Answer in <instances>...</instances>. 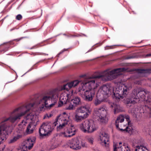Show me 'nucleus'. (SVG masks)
<instances>
[{
  "label": "nucleus",
  "instance_id": "a211bd4d",
  "mask_svg": "<svg viewBox=\"0 0 151 151\" xmlns=\"http://www.w3.org/2000/svg\"><path fill=\"white\" fill-rule=\"evenodd\" d=\"M34 115L32 113H30L27 114V115L25 117L24 119L23 120V121H24L26 124L30 123L32 121H33Z\"/></svg>",
  "mask_w": 151,
  "mask_h": 151
},
{
  "label": "nucleus",
  "instance_id": "a19ab883",
  "mask_svg": "<svg viewBox=\"0 0 151 151\" xmlns=\"http://www.w3.org/2000/svg\"><path fill=\"white\" fill-rule=\"evenodd\" d=\"M41 151H45L44 150H41Z\"/></svg>",
  "mask_w": 151,
  "mask_h": 151
},
{
  "label": "nucleus",
  "instance_id": "7ed1b4c3",
  "mask_svg": "<svg viewBox=\"0 0 151 151\" xmlns=\"http://www.w3.org/2000/svg\"><path fill=\"white\" fill-rule=\"evenodd\" d=\"M125 103L127 106L133 107L129 112L134 116H137V112L134 105L137 103L142 104L143 113L147 114L148 117L151 118V95L150 93L146 90L138 88H134L130 97L126 99Z\"/></svg>",
  "mask_w": 151,
  "mask_h": 151
},
{
  "label": "nucleus",
  "instance_id": "aec40b11",
  "mask_svg": "<svg viewBox=\"0 0 151 151\" xmlns=\"http://www.w3.org/2000/svg\"><path fill=\"white\" fill-rule=\"evenodd\" d=\"M68 101L66 104H64L65 105V109L66 110H73L75 109V106L71 103V101Z\"/></svg>",
  "mask_w": 151,
  "mask_h": 151
},
{
  "label": "nucleus",
  "instance_id": "4468645a",
  "mask_svg": "<svg viewBox=\"0 0 151 151\" xmlns=\"http://www.w3.org/2000/svg\"><path fill=\"white\" fill-rule=\"evenodd\" d=\"M113 149L114 151H129V150L127 146L122 145L121 142L114 143Z\"/></svg>",
  "mask_w": 151,
  "mask_h": 151
},
{
  "label": "nucleus",
  "instance_id": "cd10ccee",
  "mask_svg": "<svg viewBox=\"0 0 151 151\" xmlns=\"http://www.w3.org/2000/svg\"><path fill=\"white\" fill-rule=\"evenodd\" d=\"M150 69H138L137 72L140 73H149L150 72Z\"/></svg>",
  "mask_w": 151,
  "mask_h": 151
},
{
  "label": "nucleus",
  "instance_id": "b1692460",
  "mask_svg": "<svg viewBox=\"0 0 151 151\" xmlns=\"http://www.w3.org/2000/svg\"><path fill=\"white\" fill-rule=\"evenodd\" d=\"M124 120V118L123 116L122 115H120L118 117L117 119L115 121V125L117 128H119V125L118 123L119 122L122 123Z\"/></svg>",
  "mask_w": 151,
  "mask_h": 151
},
{
  "label": "nucleus",
  "instance_id": "7c9ffc66",
  "mask_svg": "<svg viewBox=\"0 0 151 151\" xmlns=\"http://www.w3.org/2000/svg\"><path fill=\"white\" fill-rule=\"evenodd\" d=\"M88 142L91 144H92L93 143V139L92 137H88L87 138Z\"/></svg>",
  "mask_w": 151,
  "mask_h": 151
},
{
  "label": "nucleus",
  "instance_id": "4be33fe9",
  "mask_svg": "<svg viewBox=\"0 0 151 151\" xmlns=\"http://www.w3.org/2000/svg\"><path fill=\"white\" fill-rule=\"evenodd\" d=\"M111 106L112 108H114V113L116 114L122 111L121 107L120 106L115 103H113Z\"/></svg>",
  "mask_w": 151,
  "mask_h": 151
},
{
  "label": "nucleus",
  "instance_id": "2f4dec72",
  "mask_svg": "<svg viewBox=\"0 0 151 151\" xmlns=\"http://www.w3.org/2000/svg\"><path fill=\"white\" fill-rule=\"evenodd\" d=\"M22 18V16L20 14H18L16 17V19L18 20H21Z\"/></svg>",
  "mask_w": 151,
  "mask_h": 151
},
{
  "label": "nucleus",
  "instance_id": "72a5a7b5",
  "mask_svg": "<svg viewBox=\"0 0 151 151\" xmlns=\"http://www.w3.org/2000/svg\"><path fill=\"white\" fill-rule=\"evenodd\" d=\"M23 38H24V37H21V38H19L14 39V40L15 41L17 42H18V41H19L20 40H21Z\"/></svg>",
  "mask_w": 151,
  "mask_h": 151
},
{
  "label": "nucleus",
  "instance_id": "ea45409f",
  "mask_svg": "<svg viewBox=\"0 0 151 151\" xmlns=\"http://www.w3.org/2000/svg\"><path fill=\"white\" fill-rule=\"evenodd\" d=\"M127 120L129 119V118H127Z\"/></svg>",
  "mask_w": 151,
  "mask_h": 151
},
{
  "label": "nucleus",
  "instance_id": "bb28decb",
  "mask_svg": "<svg viewBox=\"0 0 151 151\" xmlns=\"http://www.w3.org/2000/svg\"><path fill=\"white\" fill-rule=\"evenodd\" d=\"M9 47L7 45H1L0 48V52L4 53L8 50Z\"/></svg>",
  "mask_w": 151,
  "mask_h": 151
},
{
  "label": "nucleus",
  "instance_id": "393cba45",
  "mask_svg": "<svg viewBox=\"0 0 151 151\" xmlns=\"http://www.w3.org/2000/svg\"><path fill=\"white\" fill-rule=\"evenodd\" d=\"M128 126L125 129H121L120 130L122 131H125L127 132H128V133L130 134L132 132V131L133 130V129L132 128V127L131 126L130 124V122H128Z\"/></svg>",
  "mask_w": 151,
  "mask_h": 151
},
{
  "label": "nucleus",
  "instance_id": "58836bf2",
  "mask_svg": "<svg viewBox=\"0 0 151 151\" xmlns=\"http://www.w3.org/2000/svg\"><path fill=\"white\" fill-rule=\"evenodd\" d=\"M3 149H2V150H0V151H3Z\"/></svg>",
  "mask_w": 151,
  "mask_h": 151
},
{
  "label": "nucleus",
  "instance_id": "e433bc0d",
  "mask_svg": "<svg viewBox=\"0 0 151 151\" xmlns=\"http://www.w3.org/2000/svg\"><path fill=\"white\" fill-rule=\"evenodd\" d=\"M1 139L2 141L5 140L6 139L5 137H3V138H1Z\"/></svg>",
  "mask_w": 151,
  "mask_h": 151
},
{
  "label": "nucleus",
  "instance_id": "f257e3e1",
  "mask_svg": "<svg viewBox=\"0 0 151 151\" xmlns=\"http://www.w3.org/2000/svg\"><path fill=\"white\" fill-rule=\"evenodd\" d=\"M126 70L127 69L124 68L114 69L111 71L106 70L101 74L95 76L92 78H88L86 75H82L80 76L79 81L76 80L71 82L77 81L78 82L76 86L72 87H75L78 84L80 83L81 86L79 88V91L82 93L84 92V99L86 101H91L95 95L96 88L99 85L96 81L97 79L102 78L105 80H111L121 75V72Z\"/></svg>",
  "mask_w": 151,
  "mask_h": 151
},
{
  "label": "nucleus",
  "instance_id": "f704fd0d",
  "mask_svg": "<svg viewBox=\"0 0 151 151\" xmlns=\"http://www.w3.org/2000/svg\"><path fill=\"white\" fill-rule=\"evenodd\" d=\"M72 37H78L80 36L79 35H72Z\"/></svg>",
  "mask_w": 151,
  "mask_h": 151
},
{
  "label": "nucleus",
  "instance_id": "6ab92c4d",
  "mask_svg": "<svg viewBox=\"0 0 151 151\" xmlns=\"http://www.w3.org/2000/svg\"><path fill=\"white\" fill-rule=\"evenodd\" d=\"M77 110L84 114L87 113L88 116L89 114L91 113V112L90 108L86 106H83L80 107L77 109Z\"/></svg>",
  "mask_w": 151,
  "mask_h": 151
},
{
  "label": "nucleus",
  "instance_id": "f3484780",
  "mask_svg": "<svg viewBox=\"0 0 151 151\" xmlns=\"http://www.w3.org/2000/svg\"><path fill=\"white\" fill-rule=\"evenodd\" d=\"M70 101H71V103H73L75 106L80 105L81 104L80 98L77 96L73 97L72 99H70Z\"/></svg>",
  "mask_w": 151,
  "mask_h": 151
},
{
  "label": "nucleus",
  "instance_id": "a878e982",
  "mask_svg": "<svg viewBox=\"0 0 151 151\" xmlns=\"http://www.w3.org/2000/svg\"><path fill=\"white\" fill-rule=\"evenodd\" d=\"M22 137L21 134H17V136L14 137L9 140L8 142L9 143H13Z\"/></svg>",
  "mask_w": 151,
  "mask_h": 151
},
{
  "label": "nucleus",
  "instance_id": "9b49d317",
  "mask_svg": "<svg viewBox=\"0 0 151 151\" xmlns=\"http://www.w3.org/2000/svg\"><path fill=\"white\" fill-rule=\"evenodd\" d=\"M72 87H72L68 89L67 90H63V91H67V92L64 95H65V96H64V95L63 94H61L60 96V101L58 105V107L61 106L63 105L64 104H66V103L68 101H70V99L71 98V96L73 95V91L72 90H71L70 92H68V91L70 88ZM61 91H63V90ZM60 91H59L58 92L59 95V92Z\"/></svg>",
  "mask_w": 151,
  "mask_h": 151
},
{
  "label": "nucleus",
  "instance_id": "dca6fc26",
  "mask_svg": "<svg viewBox=\"0 0 151 151\" xmlns=\"http://www.w3.org/2000/svg\"><path fill=\"white\" fill-rule=\"evenodd\" d=\"M26 124L24 121H22V122L18 125L17 132L18 133V134H21L22 137Z\"/></svg>",
  "mask_w": 151,
  "mask_h": 151
},
{
  "label": "nucleus",
  "instance_id": "39448f33",
  "mask_svg": "<svg viewBox=\"0 0 151 151\" xmlns=\"http://www.w3.org/2000/svg\"><path fill=\"white\" fill-rule=\"evenodd\" d=\"M25 112L19 113L18 111L14 112V111L12 114L14 115L10 116L9 118L4 119L0 124V135L3 131H5L6 134H10L12 131V127L9 121L12 123L19 121L21 117L24 116Z\"/></svg>",
  "mask_w": 151,
  "mask_h": 151
},
{
  "label": "nucleus",
  "instance_id": "6e6552de",
  "mask_svg": "<svg viewBox=\"0 0 151 151\" xmlns=\"http://www.w3.org/2000/svg\"><path fill=\"white\" fill-rule=\"evenodd\" d=\"M81 130L84 132L92 133L97 129L95 122L92 120H86L80 125Z\"/></svg>",
  "mask_w": 151,
  "mask_h": 151
},
{
  "label": "nucleus",
  "instance_id": "4c0bfd02",
  "mask_svg": "<svg viewBox=\"0 0 151 151\" xmlns=\"http://www.w3.org/2000/svg\"><path fill=\"white\" fill-rule=\"evenodd\" d=\"M64 51H63L61 52H60L58 54V55H60V54H61L62 53H63Z\"/></svg>",
  "mask_w": 151,
  "mask_h": 151
},
{
  "label": "nucleus",
  "instance_id": "c756f323",
  "mask_svg": "<svg viewBox=\"0 0 151 151\" xmlns=\"http://www.w3.org/2000/svg\"><path fill=\"white\" fill-rule=\"evenodd\" d=\"M76 113L78 114L79 115H80V116H83V118L86 119L87 118L88 116V114L87 113H86V114H84L83 113H82L80 111L77 110V111L75 112Z\"/></svg>",
  "mask_w": 151,
  "mask_h": 151
},
{
  "label": "nucleus",
  "instance_id": "f8f14e48",
  "mask_svg": "<svg viewBox=\"0 0 151 151\" xmlns=\"http://www.w3.org/2000/svg\"><path fill=\"white\" fill-rule=\"evenodd\" d=\"M99 138L101 141V145L107 148L109 147V137L108 134L104 132H101L100 134Z\"/></svg>",
  "mask_w": 151,
  "mask_h": 151
},
{
  "label": "nucleus",
  "instance_id": "2eb2a0df",
  "mask_svg": "<svg viewBox=\"0 0 151 151\" xmlns=\"http://www.w3.org/2000/svg\"><path fill=\"white\" fill-rule=\"evenodd\" d=\"M35 140L32 139H28L26 141V144L22 146L21 150L23 151H26L27 149L30 150L33 147Z\"/></svg>",
  "mask_w": 151,
  "mask_h": 151
},
{
  "label": "nucleus",
  "instance_id": "c9c22d12",
  "mask_svg": "<svg viewBox=\"0 0 151 151\" xmlns=\"http://www.w3.org/2000/svg\"><path fill=\"white\" fill-rule=\"evenodd\" d=\"M146 57H150L151 56V54H147L146 55Z\"/></svg>",
  "mask_w": 151,
  "mask_h": 151
},
{
  "label": "nucleus",
  "instance_id": "423d86ee",
  "mask_svg": "<svg viewBox=\"0 0 151 151\" xmlns=\"http://www.w3.org/2000/svg\"><path fill=\"white\" fill-rule=\"evenodd\" d=\"M57 124V122L53 123L50 121L43 122L39 129L40 136L43 137L49 135Z\"/></svg>",
  "mask_w": 151,
  "mask_h": 151
},
{
  "label": "nucleus",
  "instance_id": "473e14b6",
  "mask_svg": "<svg viewBox=\"0 0 151 151\" xmlns=\"http://www.w3.org/2000/svg\"><path fill=\"white\" fill-rule=\"evenodd\" d=\"M134 58V57L133 55H129V56L127 57L126 58V59H129L133 58Z\"/></svg>",
  "mask_w": 151,
  "mask_h": 151
},
{
  "label": "nucleus",
  "instance_id": "0eeeda50",
  "mask_svg": "<svg viewBox=\"0 0 151 151\" xmlns=\"http://www.w3.org/2000/svg\"><path fill=\"white\" fill-rule=\"evenodd\" d=\"M107 111L105 107H100L99 108L94 109L93 115L95 118L102 124H106L108 121Z\"/></svg>",
  "mask_w": 151,
  "mask_h": 151
},
{
  "label": "nucleus",
  "instance_id": "20e7f679",
  "mask_svg": "<svg viewBox=\"0 0 151 151\" xmlns=\"http://www.w3.org/2000/svg\"><path fill=\"white\" fill-rule=\"evenodd\" d=\"M129 88L124 85L116 88L114 91V89L110 87L109 86L103 85L97 93L96 98L94 101V104L96 106L100 104L106 97L112 93H113V98L119 101L120 99H123L129 93Z\"/></svg>",
  "mask_w": 151,
  "mask_h": 151
},
{
  "label": "nucleus",
  "instance_id": "f03ea898",
  "mask_svg": "<svg viewBox=\"0 0 151 151\" xmlns=\"http://www.w3.org/2000/svg\"><path fill=\"white\" fill-rule=\"evenodd\" d=\"M78 82L75 81L69 82L52 90L50 91L47 94L43 95L38 101L26 104L15 109L14 112L18 111L19 113L25 112L24 115L27 113L31 108L36 104L40 105V110L44 111L45 108L50 109L56 103L59 97L58 92L63 90H68V89L76 85Z\"/></svg>",
  "mask_w": 151,
  "mask_h": 151
},
{
  "label": "nucleus",
  "instance_id": "9d476101",
  "mask_svg": "<svg viewBox=\"0 0 151 151\" xmlns=\"http://www.w3.org/2000/svg\"><path fill=\"white\" fill-rule=\"evenodd\" d=\"M67 144L70 148L74 150H78L82 147H86L85 143L79 141L77 138H74L69 140L68 141Z\"/></svg>",
  "mask_w": 151,
  "mask_h": 151
},
{
  "label": "nucleus",
  "instance_id": "412c9836",
  "mask_svg": "<svg viewBox=\"0 0 151 151\" xmlns=\"http://www.w3.org/2000/svg\"><path fill=\"white\" fill-rule=\"evenodd\" d=\"M132 150L133 151H148L147 148L145 147L142 145L136 146Z\"/></svg>",
  "mask_w": 151,
  "mask_h": 151
},
{
  "label": "nucleus",
  "instance_id": "5701e85b",
  "mask_svg": "<svg viewBox=\"0 0 151 151\" xmlns=\"http://www.w3.org/2000/svg\"><path fill=\"white\" fill-rule=\"evenodd\" d=\"M85 119L83 118L82 116H80L75 113L74 120L77 122H80L82 120Z\"/></svg>",
  "mask_w": 151,
  "mask_h": 151
},
{
  "label": "nucleus",
  "instance_id": "1a4fd4ad",
  "mask_svg": "<svg viewBox=\"0 0 151 151\" xmlns=\"http://www.w3.org/2000/svg\"><path fill=\"white\" fill-rule=\"evenodd\" d=\"M70 115L65 112H63L62 114L57 117L56 119L57 123H58V121L59 122L60 121L61 122V123H60L59 125L57 127L58 131L61 130L64 128L66 125L70 123Z\"/></svg>",
  "mask_w": 151,
  "mask_h": 151
},
{
  "label": "nucleus",
  "instance_id": "c85d7f7f",
  "mask_svg": "<svg viewBox=\"0 0 151 151\" xmlns=\"http://www.w3.org/2000/svg\"><path fill=\"white\" fill-rule=\"evenodd\" d=\"M31 127V124L30 123H29L28 125L27 126L26 130V132L28 134H29L32 133L33 131V130L32 129H31L30 128Z\"/></svg>",
  "mask_w": 151,
  "mask_h": 151
},
{
  "label": "nucleus",
  "instance_id": "ddd939ff",
  "mask_svg": "<svg viewBox=\"0 0 151 151\" xmlns=\"http://www.w3.org/2000/svg\"><path fill=\"white\" fill-rule=\"evenodd\" d=\"M76 131V129L73 126H72L67 129L66 132H61L60 135L65 137H70L75 135Z\"/></svg>",
  "mask_w": 151,
  "mask_h": 151
},
{
  "label": "nucleus",
  "instance_id": "79ce46f5",
  "mask_svg": "<svg viewBox=\"0 0 151 151\" xmlns=\"http://www.w3.org/2000/svg\"><path fill=\"white\" fill-rule=\"evenodd\" d=\"M44 119H45V116H44Z\"/></svg>",
  "mask_w": 151,
  "mask_h": 151
}]
</instances>
